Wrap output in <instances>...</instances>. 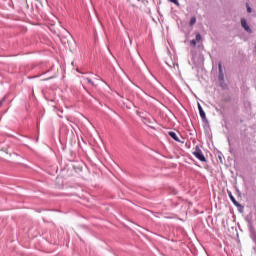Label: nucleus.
Returning a JSON list of instances; mask_svg holds the SVG:
<instances>
[{
    "label": "nucleus",
    "mask_w": 256,
    "mask_h": 256,
    "mask_svg": "<svg viewBox=\"0 0 256 256\" xmlns=\"http://www.w3.org/2000/svg\"><path fill=\"white\" fill-rule=\"evenodd\" d=\"M192 155L198 159V161H201L202 163H207V158H205V155H203V151L201 148H199V145L195 146V150L192 152Z\"/></svg>",
    "instance_id": "obj_1"
},
{
    "label": "nucleus",
    "mask_w": 256,
    "mask_h": 256,
    "mask_svg": "<svg viewBox=\"0 0 256 256\" xmlns=\"http://www.w3.org/2000/svg\"><path fill=\"white\" fill-rule=\"evenodd\" d=\"M218 80L220 83L225 81V73H223V64L221 62L218 63Z\"/></svg>",
    "instance_id": "obj_2"
},
{
    "label": "nucleus",
    "mask_w": 256,
    "mask_h": 256,
    "mask_svg": "<svg viewBox=\"0 0 256 256\" xmlns=\"http://www.w3.org/2000/svg\"><path fill=\"white\" fill-rule=\"evenodd\" d=\"M241 25H242L243 29H245V31H247V33H253V30H251V27H249L247 25V20L245 18H241Z\"/></svg>",
    "instance_id": "obj_3"
},
{
    "label": "nucleus",
    "mask_w": 256,
    "mask_h": 256,
    "mask_svg": "<svg viewBox=\"0 0 256 256\" xmlns=\"http://www.w3.org/2000/svg\"><path fill=\"white\" fill-rule=\"evenodd\" d=\"M228 197L230 201H232L233 205H235V207H241V205L237 202L235 196H233V193H231V191H228Z\"/></svg>",
    "instance_id": "obj_4"
},
{
    "label": "nucleus",
    "mask_w": 256,
    "mask_h": 256,
    "mask_svg": "<svg viewBox=\"0 0 256 256\" xmlns=\"http://www.w3.org/2000/svg\"><path fill=\"white\" fill-rule=\"evenodd\" d=\"M168 135H170L174 139V141H177V143H179L181 141V140H179L177 133H175L173 131L168 132Z\"/></svg>",
    "instance_id": "obj_5"
},
{
    "label": "nucleus",
    "mask_w": 256,
    "mask_h": 256,
    "mask_svg": "<svg viewBox=\"0 0 256 256\" xmlns=\"http://www.w3.org/2000/svg\"><path fill=\"white\" fill-rule=\"evenodd\" d=\"M199 113L202 121H207V115L205 114V111L200 108Z\"/></svg>",
    "instance_id": "obj_6"
},
{
    "label": "nucleus",
    "mask_w": 256,
    "mask_h": 256,
    "mask_svg": "<svg viewBox=\"0 0 256 256\" xmlns=\"http://www.w3.org/2000/svg\"><path fill=\"white\" fill-rule=\"evenodd\" d=\"M195 23H197V17L193 16L190 19V27H193V25H195Z\"/></svg>",
    "instance_id": "obj_7"
},
{
    "label": "nucleus",
    "mask_w": 256,
    "mask_h": 256,
    "mask_svg": "<svg viewBox=\"0 0 256 256\" xmlns=\"http://www.w3.org/2000/svg\"><path fill=\"white\" fill-rule=\"evenodd\" d=\"M87 83H89V85H92V87H95V83L93 82V80H91L90 78H85Z\"/></svg>",
    "instance_id": "obj_8"
},
{
    "label": "nucleus",
    "mask_w": 256,
    "mask_h": 256,
    "mask_svg": "<svg viewBox=\"0 0 256 256\" xmlns=\"http://www.w3.org/2000/svg\"><path fill=\"white\" fill-rule=\"evenodd\" d=\"M201 39H202L201 35L199 33L196 34V37L194 40L198 43L199 41H201Z\"/></svg>",
    "instance_id": "obj_9"
},
{
    "label": "nucleus",
    "mask_w": 256,
    "mask_h": 256,
    "mask_svg": "<svg viewBox=\"0 0 256 256\" xmlns=\"http://www.w3.org/2000/svg\"><path fill=\"white\" fill-rule=\"evenodd\" d=\"M57 115L60 119H63V110H58Z\"/></svg>",
    "instance_id": "obj_10"
},
{
    "label": "nucleus",
    "mask_w": 256,
    "mask_h": 256,
    "mask_svg": "<svg viewBox=\"0 0 256 256\" xmlns=\"http://www.w3.org/2000/svg\"><path fill=\"white\" fill-rule=\"evenodd\" d=\"M170 3H174L177 7H179V0H168Z\"/></svg>",
    "instance_id": "obj_11"
},
{
    "label": "nucleus",
    "mask_w": 256,
    "mask_h": 256,
    "mask_svg": "<svg viewBox=\"0 0 256 256\" xmlns=\"http://www.w3.org/2000/svg\"><path fill=\"white\" fill-rule=\"evenodd\" d=\"M6 97H4V98H2L1 100H0V107H3V104L5 103V101H6Z\"/></svg>",
    "instance_id": "obj_12"
},
{
    "label": "nucleus",
    "mask_w": 256,
    "mask_h": 256,
    "mask_svg": "<svg viewBox=\"0 0 256 256\" xmlns=\"http://www.w3.org/2000/svg\"><path fill=\"white\" fill-rule=\"evenodd\" d=\"M190 44L193 45V47H195V45H197V40L195 39L191 40Z\"/></svg>",
    "instance_id": "obj_13"
},
{
    "label": "nucleus",
    "mask_w": 256,
    "mask_h": 256,
    "mask_svg": "<svg viewBox=\"0 0 256 256\" xmlns=\"http://www.w3.org/2000/svg\"><path fill=\"white\" fill-rule=\"evenodd\" d=\"M67 43H68V46H69V47H71V43H73V45H75V41H74V40H71V41L68 40Z\"/></svg>",
    "instance_id": "obj_14"
},
{
    "label": "nucleus",
    "mask_w": 256,
    "mask_h": 256,
    "mask_svg": "<svg viewBox=\"0 0 256 256\" xmlns=\"http://www.w3.org/2000/svg\"><path fill=\"white\" fill-rule=\"evenodd\" d=\"M247 11H248V13H252V9L249 7V4H247Z\"/></svg>",
    "instance_id": "obj_15"
},
{
    "label": "nucleus",
    "mask_w": 256,
    "mask_h": 256,
    "mask_svg": "<svg viewBox=\"0 0 256 256\" xmlns=\"http://www.w3.org/2000/svg\"><path fill=\"white\" fill-rule=\"evenodd\" d=\"M201 109H203V107L201 106L200 103H198V110L201 111Z\"/></svg>",
    "instance_id": "obj_16"
},
{
    "label": "nucleus",
    "mask_w": 256,
    "mask_h": 256,
    "mask_svg": "<svg viewBox=\"0 0 256 256\" xmlns=\"http://www.w3.org/2000/svg\"><path fill=\"white\" fill-rule=\"evenodd\" d=\"M60 143L62 144V149L64 150L65 146L63 145V140H61V138H60Z\"/></svg>",
    "instance_id": "obj_17"
},
{
    "label": "nucleus",
    "mask_w": 256,
    "mask_h": 256,
    "mask_svg": "<svg viewBox=\"0 0 256 256\" xmlns=\"http://www.w3.org/2000/svg\"><path fill=\"white\" fill-rule=\"evenodd\" d=\"M77 73H81L82 75H85V73L81 72L78 68L76 69Z\"/></svg>",
    "instance_id": "obj_18"
},
{
    "label": "nucleus",
    "mask_w": 256,
    "mask_h": 256,
    "mask_svg": "<svg viewBox=\"0 0 256 256\" xmlns=\"http://www.w3.org/2000/svg\"><path fill=\"white\" fill-rule=\"evenodd\" d=\"M56 179H57L58 182L61 181V178H60V177H57Z\"/></svg>",
    "instance_id": "obj_19"
},
{
    "label": "nucleus",
    "mask_w": 256,
    "mask_h": 256,
    "mask_svg": "<svg viewBox=\"0 0 256 256\" xmlns=\"http://www.w3.org/2000/svg\"><path fill=\"white\" fill-rule=\"evenodd\" d=\"M71 65H75V62H74V61H72Z\"/></svg>",
    "instance_id": "obj_20"
}]
</instances>
